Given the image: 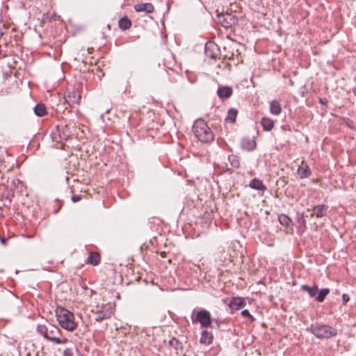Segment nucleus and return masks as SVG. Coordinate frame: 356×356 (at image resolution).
<instances>
[{"mask_svg":"<svg viewBox=\"0 0 356 356\" xmlns=\"http://www.w3.org/2000/svg\"><path fill=\"white\" fill-rule=\"evenodd\" d=\"M37 331L45 338V332H47V327L39 325Z\"/></svg>","mask_w":356,"mask_h":356,"instance_id":"nucleus-29","label":"nucleus"},{"mask_svg":"<svg viewBox=\"0 0 356 356\" xmlns=\"http://www.w3.org/2000/svg\"><path fill=\"white\" fill-rule=\"evenodd\" d=\"M237 111L234 108H231L229 112H228V115L226 118V120L231 122H235V120H236V115H237Z\"/></svg>","mask_w":356,"mask_h":356,"instance_id":"nucleus-26","label":"nucleus"},{"mask_svg":"<svg viewBox=\"0 0 356 356\" xmlns=\"http://www.w3.org/2000/svg\"><path fill=\"white\" fill-rule=\"evenodd\" d=\"M120 29L122 30L129 29L131 26V22L127 17H122L118 22Z\"/></svg>","mask_w":356,"mask_h":356,"instance_id":"nucleus-23","label":"nucleus"},{"mask_svg":"<svg viewBox=\"0 0 356 356\" xmlns=\"http://www.w3.org/2000/svg\"><path fill=\"white\" fill-rule=\"evenodd\" d=\"M232 94V89L230 87L222 86L218 90V95L220 98H228Z\"/></svg>","mask_w":356,"mask_h":356,"instance_id":"nucleus-15","label":"nucleus"},{"mask_svg":"<svg viewBox=\"0 0 356 356\" xmlns=\"http://www.w3.org/2000/svg\"><path fill=\"white\" fill-rule=\"evenodd\" d=\"M250 186L259 191H265L266 189L262 181L257 179H253L250 183Z\"/></svg>","mask_w":356,"mask_h":356,"instance_id":"nucleus-21","label":"nucleus"},{"mask_svg":"<svg viewBox=\"0 0 356 356\" xmlns=\"http://www.w3.org/2000/svg\"><path fill=\"white\" fill-rule=\"evenodd\" d=\"M241 314L244 317H249L251 319V321L254 320V318L250 315V314L248 309H245V310L242 311Z\"/></svg>","mask_w":356,"mask_h":356,"instance_id":"nucleus-30","label":"nucleus"},{"mask_svg":"<svg viewBox=\"0 0 356 356\" xmlns=\"http://www.w3.org/2000/svg\"><path fill=\"white\" fill-rule=\"evenodd\" d=\"M282 111L281 106L280 103L276 101L273 100L270 102V111L273 115H278Z\"/></svg>","mask_w":356,"mask_h":356,"instance_id":"nucleus-18","label":"nucleus"},{"mask_svg":"<svg viewBox=\"0 0 356 356\" xmlns=\"http://www.w3.org/2000/svg\"><path fill=\"white\" fill-rule=\"evenodd\" d=\"M245 305L244 300L241 298L236 297L232 298L230 301L229 306L232 309L238 310Z\"/></svg>","mask_w":356,"mask_h":356,"instance_id":"nucleus-12","label":"nucleus"},{"mask_svg":"<svg viewBox=\"0 0 356 356\" xmlns=\"http://www.w3.org/2000/svg\"><path fill=\"white\" fill-rule=\"evenodd\" d=\"M343 302L344 304L347 303L349 301V296L347 294H343L342 296Z\"/></svg>","mask_w":356,"mask_h":356,"instance_id":"nucleus-33","label":"nucleus"},{"mask_svg":"<svg viewBox=\"0 0 356 356\" xmlns=\"http://www.w3.org/2000/svg\"><path fill=\"white\" fill-rule=\"evenodd\" d=\"M56 317L59 325L64 329L73 331L77 327L73 313L64 308H57Z\"/></svg>","mask_w":356,"mask_h":356,"instance_id":"nucleus-2","label":"nucleus"},{"mask_svg":"<svg viewBox=\"0 0 356 356\" xmlns=\"http://www.w3.org/2000/svg\"><path fill=\"white\" fill-rule=\"evenodd\" d=\"M1 243H5V240L1 238Z\"/></svg>","mask_w":356,"mask_h":356,"instance_id":"nucleus-34","label":"nucleus"},{"mask_svg":"<svg viewBox=\"0 0 356 356\" xmlns=\"http://www.w3.org/2000/svg\"><path fill=\"white\" fill-rule=\"evenodd\" d=\"M218 22L225 28L232 27L236 22L234 16L229 13H221L218 15Z\"/></svg>","mask_w":356,"mask_h":356,"instance_id":"nucleus-8","label":"nucleus"},{"mask_svg":"<svg viewBox=\"0 0 356 356\" xmlns=\"http://www.w3.org/2000/svg\"><path fill=\"white\" fill-rule=\"evenodd\" d=\"M63 356H73L72 351L70 348H67L63 352Z\"/></svg>","mask_w":356,"mask_h":356,"instance_id":"nucleus-32","label":"nucleus"},{"mask_svg":"<svg viewBox=\"0 0 356 356\" xmlns=\"http://www.w3.org/2000/svg\"><path fill=\"white\" fill-rule=\"evenodd\" d=\"M257 144L254 140L250 138H243L241 140V147L246 151H252L256 148Z\"/></svg>","mask_w":356,"mask_h":356,"instance_id":"nucleus-10","label":"nucleus"},{"mask_svg":"<svg viewBox=\"0 0 356 356\" xmlns=\"http://www.w3.org/2000/svg\"><path fill=\"white\" fill-rule=\"evenodd\" d=\"M66 102L70 105L78 104L81 99V95L78 91L72 90L69 92L65 97Z\"/></svg>","mask_w":356,"mask_h":356,"instance_id":"nucleus-9","label":"nucleus"},{"mask_svg":"<svg viewBox=\"0 0 356 356\" xmlns=\"http://www.w3.org/2000/svg\"><path fill=\"white\" fill-rule=\"evenodd\" d=\"M229 160L230 161L233 167L238 168L239 166V161L235 156H229Z\"/></svg>","mask_w":356,"mask_h":356,"instance_id":"nucleus-28","label":"nucleus"},{"mask_svg":"<svg viewBox=\"0 0 356 356\" xmlns=\"http://www.w3.org/2000/svg\"><path fill=\"white\" fill-rule=\"evenodd\" d=\"M213 336L211 332L204 330L201 333L200 342L209 345L212 342Z\"/></svg>","mask_w":356,"mask_h":356,"instance_id":"nucleus-16","label":"nucleus"},{"mask_svg":"<svg viewBox=\"0 0 356 356\" xmlns=\"http://www.w3.org/2000/svg\"><path fill=\"white\" fill-rule=\"evenodd\" d=\"M195 137L202 143H210L214 139V134L207 122L199 119L194 122L193 127Z\"/></svg>","mask_w":356,"mask_h":356,"instance_id":"nucleus-1","label":"nucleus"},{"mask_svg":"<svg viewBox=\"0 0 356 356\" xmlns=\"http://www.w3.org/2000/svg\"><path fill=\"white\" fill-rule=\"evenodd\" d=\"M311 331L317 338H330L337 333L335 328L327 325H312Z\"/></svg>","mask_w":356,"mask_h":356,"instance_id":"nucleus-3","label":"nucleus"},{"mask_svg":"<svg viewBox=\"0 0 356 356\" xmlns=\"http://www.w3.org/2000/svg\"><path fill=\"white\" fill-rule=\"evenodd\" d=\"M280 222L286 226H289L291 222V220L286 215H281L279 216Z\"/></svg>","mask_w":356,"mask_h":356,"instance_id":"nucleus-27","label":"nucleus"},{"mask_svg":"<svg viewBox=\"0 0 356 356\" xmlns=\"http://www.w3.org/2000/svg\"><path fill=\"white\" fill-rule=\"evenodd\" d=\"M34 112L38 116L42 117L46 113V107L43 104H37L34 108Z\"/></svg>","mask_w":356,"mask_h":356,"instance_id":"nucleus-25","label":"nucleus"},{"mask_svg":"<svg viewBox=\"0 0 356 356\" xmlns=\"http://www.w3.org/2000/svg\"><path fill=\"white\" fill-rule=\"evenodd\" d=\"M301 288L304 291L308 293L309 297L311 298L315 297L318 291V286L315 284L312 286H309L305 284L302 285Z\"/></svg>","mask_w":356,"mask_h":356,"instance_id":"nucleus-17","label":"nucleus"},{"mask_svg":"<svg viewBox=\"0 0 356 356\" xmlns=\"http://www.w3.org/2000/svg\"><path fill=\"white\" fill-rule=\"evenodd\" d=\"M115 305L112 303H108L102 305L101 309H97L95 313L94 320L96 322H100L104 319L110 318L114 312Z\"/></svg>","mask_w":356,"mask_h":356,"instance_id":"nucleus-5","label":"nucleus"},{"mask_svg":"<svg viewBox=\"0 0 356 356\" xmlns=\"http://www.w3.org/2000/svg\"><path fill=\"white\" fill-rule=\"evenodd\" d=\"M193 323H200L203 327H209L211 324V317L210 313L205 309H202L197 312L195 318H192Z\"/></svg>","mask_w":356,"mask_h":356,"instance_id":"nucleus-6","label":"nucleus"},{"mask_svg":"<svg viewBox=\"0 0 356 356\" xmlns=\"http://www.w3.org/2000/svg\"><path fill=\"white\" fill-rule=\"evenodd\" d=\"M81 198H82V196L81 195H74L72 197V200L73 202H77L79 200H81Z\"/></svg>","mask_w":356,"mask_h":356,"instance_id":"nucleus-31","label":"nucleus"},{"mask_svg":"<svg viewBox=\"0 0 356 356\" xmlns=\"http://www.w3.org/2000/svg\"><path fill=\"white\" fill-rule=\"evenodd\" d=\"M298 173L301 178L307 177L310 175V170L307 165H302L298 169Z\"/></svg>","mask_w":356,"mask_h":356,"instance_id":"nucleus-22","label":"nucleus"},{"mask_svg":"<svg viewBox=\"0 0 356 356\" xmlns=\"http://www.w3.org/2000/svg\"><path fill=\"white\" fill-rule=\"evenodd\" d=\"M261 124L264 130L265 131H270L274 127V122L271 119L268 118H263Z\"/></svg>","mask_w":356,"mask_h":356,"instance_id":"nucleus-19","label":"nucleus"},{"mask_svg":"<svg viewBox=\"0 0 356 356\" xmlns=\"http://www.w3.org/2000/svg\"><path fill=\"white\" fill-rule=\"evenodd\" d=\"M135 10L137 12H145L151 13L154 10V6L150 3H138L135 6Z\"/></svg>","mask_w":356,"mask_h":356,"instance_id":"nucleus-13","label":"nucleus"},{"mask_svg":"<svg viewBox=\"0 0 356 356\" xmlns=\"http://www.w3.org/2000/svg\"><path fill=\"white\" fill-rule=\"evenodd\" d=\"M296 220L298 224V232L299 234H302L306 229V220L305 219L304 213H298Z\"/></svg>","mask_w":356,"mask_h":356,"instance_id":"nucleus-14","label":"nucleus"},{"mask_svg":"<svg viewBox=\"0 0 356 356\" xmlns=\"http://www.w3.org/2000/svg\"><path fill=\"white\" fill-rule=\"evenodd\" d=\"M327 207L324 204H319L315 206L313 208V213L312 216H316V218H322L326 215Z\"/></svg>","mask_w":356,"mask_h":356,"instance_id":"nucleus-11","label":"nucleus"},{"mask_svg":"<svg viewBox=\"0 0 356 356\" xmlns=\"http://www.w3.org/2000/svg\"><path fill=\"white\" fill-rule=\"evenodd\" d=\"M318 292V293L317 296L316 297V300L318 302H322L325 300V298L327 296V294L330 293V289L327 288H325V289H323L320 290Z\"/></svg>","mask_w":356,"mask_h":356,"instance_id":"nucleus-24","label":"nucleus"},{"mask_svg":"<svg viewBox=\"0 0 356 356\" xmlns=\"http://www.w3.org/2000/svg\"><path fill=\"white\" fill-rule=\"evenodd\" d=\"M54 140L63 143L70 136V128L67 126H58L55 132L52 134Z\"/></svg>","mask_w":356,"mask_h":356,"instance_id":"nucleus-7","label":"nucleus"},{"mask_svg":"<svg viewBox=\"0 0 356 356\" xmlns=\"http://www.w3.org/2000/svg\"><path fill=\"white\" fill-rule=\"evenodd\" d=\"M60 329L54 325L47 327V332H45V338L56 344L65 343L67 342V338L60 337Z\"/></svg>","mask_w":356,"mask_h":356,"instance_id":"nucleus-4","label":"nucleus"},{"mask_svg":"<svg viewBox=\"0 0 356 356\" xmlns=\"http://www.w3.org/2000/svg\"><path fill=\"white\" fill-rule=\"evenodd\" d=\"M88 262L92 266H97L100 261V255L97 252H91L88 257Z\"/></svg>","mask_w":356,"mask_h":356,"instance_id":"nucleus-20","label":"nucleus"}]
</instances>
